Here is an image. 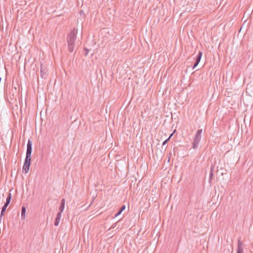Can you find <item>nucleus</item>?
I'll use <instances>...</instances> for the list:
<instances>
[{
    "label": "nucleus",
    "instance_id": "obj_1",
    "mask_svg": "<svg viewBox=\"0 0 253 253\" xmlns=\"http://www.w3.org/2000/svg\"><path fill=\"white\" fill-rule=\"evenodd\" d=\"M78 30L74 28L67 35V41L68 42V50L72 52L74 50L75 42L77 38Z\"/></svg>",
    "mask_w": 253,
    "mask_h": 253
},
{
    "label": "nucleus",
    "instance_id": "obj_2",
    "mask_svg": "<svg viewBox=\"0 0 253 253\" xmlns=\"http://www.w3.org/2000/svg\"><path fill=\"white\" fill-rule=\"evenodd\" d=\"M202 131V129H198L195 135L194 141L192 143V148L194 149H197L198 147L201 138V134Z\"/></svg>",
    "mask_w": 253,
    "mask_h": 253
},
{
    "label": "nucleus",
    "instance_id": "obj_3",
    "mask_svg": "<svg viewBox=\"0 0 253 253\" xmlns=\"http://www.w3.org/2000/svg\"><path fill=\"white\" fill-rule=\"evenodd\" d=\"M31 158L26 157L23 167V172H24L25 173H28L30 167L31 165Z\"/></svg>",
    "mask_w": 253,
    "mask_h": 253
},
{
    "label": "nucleus",
    "instance_id": "obj_4",
    "mask_svg": "<svg viewBox=\"0 0 253 253\" xmlns=\"http://www.w3.org/2000/svg\"><path fill=\"white\" fill-rule=\"evenodd\" d=\"M32 152V141L29 139L27 145V151H26V157H29V158H31V156Z\"/></svg>",
    "mask_w": 253,
    "mask_h": 253
},
{
    "label": "nucleus",
    "instance_id": "obj_5",
    "mask_svg": "<svg viewBox=\"0 0 253 253\" xmlns=\"http://www.w3.org/2000/svg\"><path fill=\"white\" fill-rule=\"evenodd\" d=\"M214 166L213 165H211L210 168V172L209 178V182L210 183H211V181L212 179V177L213 175V171H214Z\"/></svg>",
    "mask_w": 253,
    "mask_h": 253
},
{
    "label": "nucleus",
    "instance_id": "obj_6",
    "mask_svg": "<svg viewBox=\"0 0 253 253\" xmlns=\"http://www.w3.org/2000/svg\"><path fill=\"white\" fill-rule=\"evenodd\" d=\"M61 217V212H58L56 215V217L55 218L54 224L55 226H57L59 225V223L60 222V219Z\"/></svg>",
    "mask_w": 253,
    "mask_h": 253
},
{
    "label": "nucleus",
    "instance_id": "obj_7",
    "mask_svg": "<svg viewBox=\"0 0 253 253\" xmlns=\"http://www.w3.org/2000/svg\"><path fill=\"white\" fill-rule=\"evenodd\" d=\"M65 204V200L64 199H62L61 201L60 206V207L59 209V212H61V213L64 209Z\"/></svg>",
    "mask_w": 253,
    "mask_h": 253
},
{
    "label": "nucleus",
    "instance_id": "obj_8",
    "mask_svg": "<svg viewBox=\"0 0 253 253\" xmlns=\"http://www.w3.org/2000/svg\"><path fill=\"white\" fill-rule=\"evenodd\" d=\"M46 74V69L41 67V77L42 78H45V76Z\"/></svg>",
    "mask_w": 253,
    "mask_h": 253
},
{
    "label": "nucleus",
    "instance_id": "obj_9",
    "mask_svg": "<svg viewBox=\"0 0 253 253\" xmlns=\"http://www.w3.org/2000/svg\"><path fill=\"white\" fill-rule=\"evenodd\" d=\"M202 54H203V53L202 51L199 52L198 54L197 55V56L196 57L195 61H196L197 63H199L200 62V60H201V57L202 56Z\"/></svg>",
    "mask_w": 253,
    "mask_h": 253
},
{
    "label": "nucleus",
    "instance_id": "obj_10",
    "mask_svg": "<svg viewBox=\"0 0 253 253\" xmlns=\"http://www.w3.org/2000/svg\"><path fill=\"white\" fill-rule=\"evenodd\" d=\"M26 211V208L25 207H22V209H21V218H22V219H25Z\"/></svg>",
    "mask_w": 253,
    "mask_h": 253
},
{
    "label": "nucleus",
    "instance_id": "obj_11",
    "mask_svg": "<svg viewBox=\"0 0 253 253\" xmlns=\"http://www.w3.org/2000/svg\"><path fill=\"white\" fill-rule=\"evenodd\" d=\"M11 199V194L10 193H9L7 195L6 202H7L10 203Z\"/></svg>",
    "mask_w": 253,
    "mask_h": 253
},
{
    "label": "nucleus",
    "instance_id": "obj_12",
    "mask_svg": "<svg viewBox=\"0 0 253 253\" xmlns=\"http://www.w3.org/2000/svg\"><path fill=\"white\" fill-rule=\"evenodd\" d=\"M243 248H237V253H243Z\"/></svg>",
    "mask_w": 253,
    "mask_h": 253
},
{
    "label": "nucleus",
    "instance_id": "obj_13",
    "mask_svg": "<svg viewBox=\"0 0 253 253\" xmlns=\"http://www.w3.org/2000/svg\"><path fill=\"white\" fill-rule=\"evenodd\" d=\"M6 209V207H5V206H3L2 209H1L0 214H3V213L5 212Z\"/></svg>",
    "mask_w": 253,
    "mask_h": 253
},
{
    "label": "nucleus",
    "instance_id": "obj_14",
    "mask_svg": "<svg viewBox=\"0 0 253 253\" xmlns=\"http://www.w3.org/2000/svg\"><path fill=\"white\" fill-rule=\"evenodd\" d=\"M242 245V243L239 240L238 242V248H243L241 246Z\"/></svg>",
    "mask_w": 253,
    "mask_h": 253
},
{
    "label": "nucleus",
    "instance_id": "obj_15",
    "mask_svg": "<svg viewBox=\"0 0 253 253\" xmlns=\"http://www.w3.org/2000/svg\"><path fill=\"white\" fill-rule=\"evenodd\" d=\"M169 139H168V138H167V139H166V140H165L163 142V145H162V147H163V146H164L165 145H166V144L168 142V141H169Z\"/></svg>",
    "mask_w": 253,
    "mask_h": 253
},
{
    "label": "nucleus",
    "instance_id": "obj_16",
    "mask_svg": "<svg viewBox=\"0 0 253 253\" xmlns=\"http://www.w3.org/2000/svg\"><path fill=\"white\" fill-rule=\"evenodd\" d=\"M199 63H197V62L195 61V63H194V65H193V66L192 67V69H194L197 66V65H198Z\"/></svg>",
    "mask_w": 253,
    "mask_h": 253
},
{
    "label": "nucleus",
    "instance_id": "obj_17",
    "mask_svg": "<svg viewBox=\"0 0 253 253\" xmlns=\"http://www.w3.org/2000/svg\"><path fill=\"white\" fill-rule=\"evenodd\" d=\"M126 209V206L125 205H123L122 206L121 208L120 209V210H121V211H124Z\"/></svg>",
    "mask_w": 253,
    "mask_h": 253
},
{
    "label": "nucleus",
    "instance_id": "obj_18",
    "mask_svg": "<svg viewBox=\"0 0 253 253\" xmlns=\"http://www.w3.org/2000/svg\"><path fill=\"white\" fill-rule=\"evenodd\" d=\"M3 214H0V223L2 222V220H3Z\"/></svg>",
    "mask_w": 253,
    "mask_h": 253
},
{
    "label": "nucleus",
    "instance_id": "obj_19",
    "mask_svg": "<svg viewBox=\"0 0 253 253\" xmlns=\"http://www.w3.org/2000/svg\"><path fill=\"white\" fill-rule=\"evenodd\" d=\"M84 50H85V56H86L88 53L89 50L87 48H84Z\"/></svg>",
    "mask_w": 253,
    "mask_h": 253
},
{
    "label": "nucleus",
    "instance_id": "obj_20",
    "mask_svg": "<svg viewBox=\"0 0 253 253\" xmlns=\"http://www.w3.org/2000/svg\"><path fill=\"white\" fill-rule=\"evenodd\" d=\"M10 203L7 202H6L4 204V206H5V207H7V206H8V205Z\"/></svg>",
    "mask_w": 253,
    "mask_h": 253
},
{
    "label": "nucleus",
    "instance_id": "obj_21",
    "mask_svg": "<svg viewBox=\"0 0 253 253\" xmlns=\"http://www.w3.org/2000/svg\"><path fill=\"white\" fill-rule=\"evenodd\" d=\"M175 130H174L172 133L170 134V135H169V138L168 139H169V140L170 139V138L172 136V135H173L174 132H175Z\"/></svg>",
    "mask_w": 253,
    "mask_h": 253
},
{
    "label": "nucleus",
    "instance_id": "obj_22",
    "mask_svg": "<svg viewBox=\"0 0 253 253\" xmlns=\"http://www.w3.org/2000/svg\"><path fill=\"white\" fill-rule=\"evenodd\" d=\"M95 198L94 197H92L93 200H92V201L91 202V203L90 204V205H89V207H90V206H91V205L93 203V200L95 199Z\"/></svg>",
    "mask_w": 253,
    "mask_h": 253
},
{
    "label": "nucleus",
    "instance_id": "obj_23",
    "mask_svg": "<svg viewBox=\"0 0 253 253\" xmlns=\"http://www.w3.org/2000/svg\"><path fill=\"white\" fill-rule=\"evenodd\" d=\"M120 214H121V213H119V212H118L115 214V217H117V216H118V215H119Z\"/></svg>",
    "mask_w": 253,
    "mask_h": 253
},
{
    "label": "nucleus",
    "instance_id": "obj_24",
    "mask_svg": "<svg viewBox=\"0 0 253 253\" xmlns=\"http://www.w3.org/2000/svg\"><path fill=\"white\" fill-rule=\"evenodd\" d=\"M116 223H115L114 224H113V225L111 226V228H114L116 226Z\"/></svg>",
    "mask_w": 253,
    "mask_h": 253
},
{
    "label": "nucleus",
    "instance_id": "obj_25",
    "mask_svg": "<svg viewBox=\"0 0 253 253\" xmlns=\"http://www.w3.org/2000/svg\"><path fill=\"white\" fill-rule=\"evenodd\" d=\"M123 211H121V210H119L118 212H119V213H121Z\"/></svg>",
    "mask_w": 253,
    "mask_h": 253
}]
</instances>
